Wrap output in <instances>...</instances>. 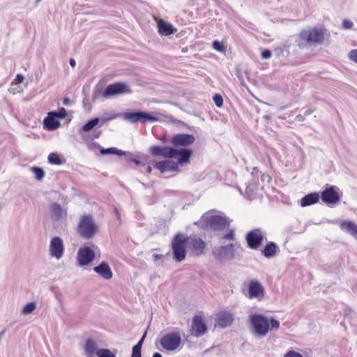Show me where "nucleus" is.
Listing matches in <instances>:
<instances>
[{
  "label": "nucleus",
  "instance_id": "nucleus-14",
  "mask_svg": "<svg viewBox=\"0 0 357 357\" xmlns=\"http://www.w3.org/2000/svg\"><path fill=\"white\" fill-rule=\"evenodd\" d=\"M188 248L195 256L202 255L206 248V243L199 238H188Z\"/></svg>",
  "mask_w": 357,
  "mask_h": 357
},
{
  "label": "nucleus",
  "instance_id": "nucleus-54",
  "mask_svg": "<svg viewBox=\"0 0 357 357\" xmlns=\"http://www.w3.org/2000/svg\"><path fill=\"white\" fill-rule=\"evenodd\" d=\"M312 111L311 109H307V110H306V111L305 112L304 114H305V115H306V116H307V115L311 114H312Z\"/></svg>",
  "mask_w": 357,
  "mask_h": 357
},
{
  "label": "nucleus",
  "instance_id": "nucleus-3",
  "mask_svg": "<svg viewBox=\"0 0 357 357\" xmlns=\"http://www.w3.org/2000/svg\"><path fill=\"white\" fill-rule=\"evenodd\" d=\"M196 224L203 228L222 230L229 225V221L225 217L206 213L202 216Z\"/></svg>",
  "mask_w": 357,
  "mask_h": 357
},
{
  "label": "nucleus",
  "instance_id": "nucleus-2",
  "mask_svg": "<svg viewBox=\"0 0 357 357\" xmlns=\"http://www.w3.org/2000/svg\"><path fill=\"white\" fill-rule=\"evenodd\" d=\"M99 225L91 215L80 217L77 227V233L84 239H91L98 232Z\"/></svg>",
  "mask_w": 357,
  "mask_h": 357
},
{
  "label": "nucleus",
  "instance_id": "nucleus-10",
  "mask_svg": "<svg viewBox=\"0 0 357 357\" xmlns=\"http://www.w3.org/2000/svg\"><path fill=\"white\" fill-rule=\"evenodd\" d=\"M95 257L94 251L89 247L80 248L77 252V261L79 266L89 264Z\"/></svg>",
  "mask_w": 357,
  "mask_h": 357
},
{
  "label": "nucleus",
  "instance_id": "nucleus-21",
  "mask_svg": "<svg viewBox=\"0 0 357 357\" xmlns=\"http://www.w3.org/2000/svg\"><path fill=\"white\" fill-rule=\"evenodd\" d=\"M50 212L52 220L58 221L63 219L67 215V211L66 208L57 203H52L50 206Z\"/></svg>",
  "mask_w": 357,
  "mask_h": 357
},
{
  "label": "nucleus",
  "instance_id": "nucleus-52",
  "mask_svg": "<svg viewBox=\"0 0 357 357\" xmlns=\"http://www.w3.org/2000/svg\"><path fill=\"white\" fill-rule=\"evenodd\" d=\"M131 161L133 162L137 166L141 165V162L137 159H132Z\"/></svg>",
  "mask_w": 357,
  "mask_h": 357
},
{
  "label": "nucleus",
  "instance_id": "nucleus-24",
  "mask_svg": "<svg viewBox=\"0 0 357 357\" xmlns=\"http://www.w3.org/2000/svg\"><path fill=\"white\" fill-rule=\"evenodd\" d=\"M84 354L86 357H98V349L97 343L91 339H88L84 344Z\"/></svg>",
  "mask_w": 357,
  "mask_h": 357
},
{
  "label": "nucleus",
  "instance_id": "nucleus-20",
  "mask_svg": "<svg viewBox=\"0 0 357 357\" xmlns=\"http://www.w3.org/2000/svg\"><path fill=\"white\" fill-rule=\"evenodd\" d=\"M234 316L229 312H220L216 317V325L220 328H226L231 325Z\"/></svg>",
  "mask_w": 357,
  "mask_h": 357
},
{
  "label": "nucleus",
  "instance_id": "nucleus-36",
  "mask_svg": "<svg viewBox=\"0 0 357 357\" xmlns=\"http://www.w3.org/2000/svg\"><path fill=\"white\" fill-rule=\"evenodd\" d=\"M121 114H116L114 112H109L104 114L100 119V121H101L102 123L111 120H113Z\"/></svg>",
  "mask_w": 357,
  "mask_h": 357
},
{
  "label": "nucleus",
  "instance_id": "nucleus-46",
  "mask_svg": "<svg viewBox=\"0 0 357 357\" xmlns=\"http://www.w3.org/2000/svg\"><path fill=\"white\" fill-rule=\"evenodd\" d=\"M353 25H354L353 22L350 20H345L342 22V26L346 29L352 28Z\"/></svg>",
  "mask_w": 357,
  "mask_h": 357
},
{
  "label": "nucleus",
  "instance_id": "nucleus-28",
  "mask_svg": "<svg viewBox=\"0 0 357 357\" xmlns=\"http://www.w3.org/2000/svg\"><path fill=\"white\" fill-rule=\"evenodd\" d=\"M320 196L317 192L310 193L300 200L301 206L305 207L314 204L319 200Z\"/></svg>",
  "mask_w": 357,
  "mask_h": 357
},
{
  "label": "nucleus",
  "instance_id": "nucleus-32",
  "mask_svg": "<svg viewBox=\"0 0 357 357\" xmlns=\"http://www.w3.org/2000/svg\"><path fill=\"white\" fill-rule=\"evenodd\" d=\"M31 172L34 174L35 178L38 181H41L45 176L44 170L38 167H31Z\"/></svg>",
  "mask_w": 357,
  "mask_h": 357
},
{
  "label": "nucleus",
  "instance_id": "nucleus-34",
  "mask_svg": "<svg viewBox=\"0 0 357 357\" xmlns=\"http://www.w3.org/2000/svg\"><path fill=\"white\" fill-rule=\"evenodd\" d=\"M48 162L52 165H60L63 163L61 157L55 153H51L48 155Z\"/></svg>",
  "mask_w": 357,
  "mask_h": 357
},
{
  "label": "nucleus",
  "instance_id": "nucleus-57",
  "mask_svg": "<svg viewBox=\"0 0 357 357\" xmlns=\"http://www.w3.org/2000/svg\"><path fill=\"white\" fill-rule=\"evenodd\" d=\"M296 119H297L298 121H301V115L297 116H296Z\"/></svg>",
  "mask_w": 357,
  "mask_h": 357
},
{
  "label": "nucleus",
  "instance_id": "nucleus-40",
  "mask_svg": "<svg viewBox=\"0 0 357 357\" xmlns=\"http://www.w3.org/2000/svg\"><path fill=\"white\" fill-rule=\"evenodd\" d=\"M234 238V230L230 229L229 232L222 236V239L227 241H232Z\"/></svg>",
  "mask_w": 357,
  "mask_h": 357
},
{
  "label": "nucleus",
  "instance_id": "nucleus-5",
  "mask_svg": "<svg viewBox=\"0 0 357 357\" xmlns=\"http://www.w3.org/2000/svg\"><path fill=\"white\" fill-rule=\"evenodd\" d=\"M187 241L188 237L183 234H178L173 238L172 241V249L173 258L176 261L181 262L185 259Z\"/></svg>",
  "mask_w": 357,
  "mask_h": 357
},
{
  "label": "nucleus",
  "instance_id": "nucleus-18",
  "mask_svg": "<svg viewBox=\"0 0 357 357\" xmlns=\"http://www.w3.org/2000/svg\"><path fill=\"white\" fill-rule=\"evenodd\" d=\"M264 238V234L260 229H255L246 235L248 246L252 249H257Z\"/></svg>",
  "mask_w": 357,
  "mask_h": 357
},
{
  "label": "nucleus",
  "instance_id": "nucleus-48",
  "mask_svg": "<svg viewBox=\"0 0 357 357\" xmlns=\"http://www.w3.org/2000/svg\"><path fill=\"white\" fill-rule=\"evenodd\" d=\"M146 332H145L144 333V335L142 337V338L139 340V341L137 342V344L136 345H135L134 347H138L139 349H142V344L144 342V338L146 337Z\"/></svg>",
  "mask_w": 357,
  "mask_h": 357
},
{
  "label": "nucleus",
  "instance_id": "nucleus-56",
  "mask_svg": "<svg viewBox=\"0 0 357 357\" xmlns=\"http://www.w3.org/2000/svg\"><path fill=\"white\" fill-rule=\"evenodd\" d=\"M153 357H162L160 353H154Z\"/></svg>",
  "mask_w": 357,
  "mask_h": 357
},
{
  "label": "nucleus",
  "instance_id": "nucleus-45",
  "mask_svg": "<svg viewBox=\"0 0 357 357\" xmlns=\"http://www.w3.org/2000/svg\"><path fill=\"white\" fill-rule=\"evenodd\" d=\"M66 116V111L64 108H61L59 112H56V117L63 119Z\"/></svg>",
  "mask_w": 357,
  "mask_h": 357
},
{
  "label": "nucleus",
  "instance_id": "nucleus-15",
  "mask_svg": "<svg viewBox=\"0 0 357 357\" xmlns=\"http://www.w3.org/2000/svg\"><path fill=\"white\" fill-rule=\"evenodd\" d=\"M195 142V137L189 134H177L174 135L171 139V144L176 149L180 146H187Z\"/></svg>",
  "mask_w": 357,
  "mask_h": 357
},
{
  "label": "nucleus",
  "instance_id": "nucleus-16",
  "mask_svg": "<svg viewBox=\"0 0 357 357\" xmlns=\"http://www.w3.org/2000/svg\"><path fill=\"white\" fill-rule=\"evenodd\" d=\"M336 190L335 186H331L324 190L321 192V200L326 204L337 203L340 199V196Z\"/></svg>",
  "mask_w": 357,
  "mask_h": 357
},
{
  "label": "nucleus",
  "instance_id": "nucleus-49",
  "mask_svg": "<svg viewBox=\"0 0 357 357\" xmlns=\"http://www.w3.org/2000/svg\"><path fill=\"white\" fill-rule=\"evenodd\" d=\"M162 257H163V256L161 255H158V254L153 255V259L155 261H156L158 259H161Z\"/></svg>",
  "mask_w": 357,
  "mask_h": 357
},
{
  "label": "nucleus",
  "instance_id": "nucleus-13",
  "mask_svg": "<svg viewBox=\"0 0 357 357\" xmlns=\"http://www.w3.org/2000/svg\"><path fill=\"white\" fill-rule=\"evenodd\" d=\"M149 153L154 157H163L165 158H174L176 153L175 148L169 146H152L149 148Z\"/></svg>",
  "mask_w": 357,
  "mask_h": 357
},
{
  "label": "nucleus",
  "instance_id": "nucleus-8",
  "mask_svg": "<svg viewBox=\"0 0 357 357\" xmlns=\"http://www.w3.org/2000/svg\"><path fill=\"white\" fill-rule=\"evenodd\" d=\"M129 86L123 82H116L109 84L103 92V96L106 98L121 94L130 93Z\"/></svg>",
  "mask_w": 357,
  "mask_h": 357
},
{
  "label": "nucleus",
  "instance_id": "nucleus-35",
  "mask_svg": "<svg viewBox=\"0 0 357 357\" xmlns=\"http://www.w3.org/2000/svg\"><path fill=\"white\" fill-rule=\"evenodd\" d=\"M100 153L102 155L116 154V155H122L126 154L125 152H123L121 150H119L114 147L108 148V149H102L100 150Z\"/></svg>",
  "mask_w": 357,
  "mask_h": 357
},
{
  "label": "nucleus",
  "instance_id": "nucleus-9",
  "mask_svg": "<svg viewBox=\"0 0 357 357\" xmlns=\"http://www.w3.org/2000/svg\"><path fill=\"white\" fill-rule=\"evenodd\" d=\"M300 38L309 44L320 43L324 40V33L319 29L305 30L301 33Z\"/></svg>",
  "mask_w": 357,
  "mask_h": 357
},
{
  "label": "nucleus",
  "instance_id": "nucleus-50",
  "mask_svg": "<svg viewBox=\"0 0 357 357\" xmlns=\"http://www.w3.org/2000/svg\"><path fill=\"white\" fill-rule=\"evenodd\" d=\"M69 63L73 68H74L76 65V62L73 59H70Z\"/></svg>",
  "mask_w": 357,
  "mask_h": 357
},
{
  "label": "nucleus",
  "instance_id": "nucleus-43",
  "mask_svg": "<svg viewBox=\"0 0 357 357\" xmlns=\"http://www.w3.org/2000/svg\"><path fill=\"white\" fill-rule=\"evenodd\" d=\"M284 357H303L300 353L294 351H289L285 354Z\"/></svg>",
  "mask_w": 357,
  "mask_h": 357
},
{
  "label": "nucleus",
  "instance_id": "nucleus-38",
  "mask_svg": "<svg viewBox=\"0 0 357 357\" xmlns=\"http://www.w3.org/2000/svg\"><path fill=\"white\" fill-rule=\"evenodd\" d=\"M98 357H116L115 355L107 349H100L98 353Z\"/></svg>",
  "mask_w": 357,
  "mask_h": 357
},
{
  "label": "nucleus",
  "instance_id": "nucleus-44",
  "mask_svg": "<svg viewBox=\"0 0 357 357\" xmlns=\"http://www.w3.org/2000/svg\"><path fill=\"white\" fill-rule=\"evenodd\" d=\"M272 53L268 50H265L261 52V58L264 59H268L271 57Z\"/></svg>",
  "mask_w": 357,
  "mask_h": 357
},
{
  "label": "nucleus",
  "instance_id": "nucleus-53",
  "mask_svg": "<svg viewBox=\"0 0 357 357\" xmlns=\"http://www.w3.org/2000/svg\"><path fill=\"white\" fill-rule=\"evenodd\" d=\"M64 105H68L70 103V100L68 98H64L63 101Z\"/></svg>",
  "mask_w": 357,
  "mask_h": 357
},
{
  "label": "nucleus",
  "instance_id": "nucleus-17",
  "mask_svg": "<svg viewBox=\"0 0 357 357\" xmlns=\"http://www.w3.org/2000/svg\"><path fill=\"white\" fill-rule=\"evenodd\" d=\"M207 327L201 316H195L192 322V335L198 337L202 336L206 331Z\"/></svg>",
  "mask_w": 357,
  "mask_h": 357
},
{
  "label": "nucleus",
  "instance_id": "nucleus-30",
  "mask_svg": "<svg viewBox=\"0 0 357 357\" xmlns=\"http://www.w3.org/2000/svg\"><path fill=\"white\" fill-rule=\"evenodd\" d=\"M277 250L278 247L276 244L273 242H271L266 245L262 253L266 257L270 258L275 255Z\"/></svg>",
  "mask_w": 357,
  "mask_h": 357
},
{
  "label": "nucleus",
  "instance_id": "nucleus-11",
  "mask_svg": "<svg viewBox=\"0 0 357 357\" xmlns=\"http://www.w3.org/2000/svg\"><path fill=\"white\" fill-rule=\"evenodd\" d=\"M213 255L219 260L231 259L234 257V249L233 244L220 246L213 250Z\"/></svg>",
  "mask_w": 357,
  "mask_h": 357
},
{
  "label": "nucleus",
  "instance_id": "nucleus-22",
  "mask_svg": "<svg viewBox=\"0 0 357 357\" xmlns=\"http://www.w3.org/2000/svg\"><path fill=\"white\" fill-rule=\"evenodd\" d=\"M176 153L174 154V158L179 156L178 158V165L183 166L190 162V158L192 156V152L190 149H178L175 148Z\"/></svg>",
  "mask_w": 357,
  "mask_h": 357
},
{
  "label": "nucleus",
  "instance_id": "nucleus-41",
  "mask_svg": "<svg viewBox=\"0 0 357 357\" xmlns=\"http://www.w3.org/2000/svg\"><path fill=\"white\" fill-rule=\"evenodd\" d=\"M349 58L351 61L357 63V49L352 50L349 53Z\"/></svg>",
  "mask_w": 357,
  "mask_h": 357
},
{
  "label": "nucleus",
  "instance_id": "nucleus-27",
  "mask_svg": "<svg viewBox=\"0 0 357 357\" xmlns=\"http://www.w3.org/2000/svg\"><path fill=\"white\" fill-rule=\"evenodd\" d=\"M158 28L160 35L169 36L174 33L173 26L162 19L159 20L158 22Z\"/></svg>",
  "mask_w": 357,
  "mask_h": 357
},
{
  "label": "nucleus",
  "instance_id": "nucleus-55",
  "mask_svg": "<svg viewBox=\"0 0 357 357\" xmlns=\"http://www.w3.org/2000/svg\"><path fill=\"white\" fill-rule=\"evenodd\" d=\"M146 168V171L147 173H151V167L150 166H147L145 167Z\"/></svg>",
  "mask_w": 357,
  "mask_h": 357
},
{
  "label": "nucleus",
  "instance_id": "nucleus-6",
  "mask_svg": "<svg viewBox=\"0 0 357 357\" xmlns=\"http://www.w3.org/2000/svg\"><path fill=\"white\" fill-rule=\"evenodd\" d=\"M123 120L132 123L155 122L158 118L146 112H126L122 114Z\"/></svg>",
  "mask_w": 357,
  "mask_h": 357
},
{
  "label": "nucleus",
  "instance_id": "nucleus-33",
  "mask_svg": "<svg viewBox=\"0 0 357 357\" xmlns=\"http://www.w3.org/2000/svg\"><path fill=\"white\" fill-rule=\"evenodd\" d=\"M36 309V304L34 302L28 303L22 310V314L28 315L31 314Z\"/></svg>",
  "mask_w": 357,
  "mask_h": 357
},
{
  "label": "nucleus",
  "instance_id": "nucleus-1",
  "mask_svg": "<svg viewBox=\"0 0 357 357\" xmlns=\"http://www.w3.org/2000/svg\"><path fill=\"white\" fill-rule=\"evenodd\" d=\"M250 331L257 337L266 336L269 330H278L280 328L279 321L271 317L268 319L263 314H251L249 316Z\"/></svg>",
  "mask_w": 357,
  "mask_h": 357
},
{
  "label": "nucleus",
  "instance_id": "nucleus-51",
  "mask_svg": "<svg viewBox=\"0 0 357 357\" xmlns=\"http://www.w3.org/2000/svg\"><path fill=\"white\" fill-rule=\"evenodd\" d=\"M114 213H115V215H116V218H117V219H119V218H120V213H119V212L118 209L115 208L114 209Z\"/></svg>",
  "mask_w": 357,
  "mask_h": 357
},
{
  "label": "nucleus",
  "instance_id": "nucleus-42",
  "mask_svg": "<svg viewBox=\"0 0 357 357\" xmlns=\"http://www.w3.org/2000/svg\"><path fill=\"white\" fill-rule=\"evenodd\" d=\"M131 357H142L141 349H139L138 347H133Z\"/></svg>",
  "mask_w": 357,
  "mask_h": 357
},
{
  "label": "nucleus",
  "instance_id": "nucleus-39",
  "mask_svg": "<svg viewBox=\"0 0 357 357\" xmlns=\"http://www.w3.org/2000/svg\"><path fill=\"white\" fill-rule=\"evenodd\" d=\"M213 101L217 107H220L222 106L223 104V99L222 96L219 94H215L213 98Z\"/></svg>",
  "mask_w": 357,
  "mask_h": 357
},
{
  "label": "nucleus",
  "instance_id": "nucleus-25",
  "mask_svg": "<svg viewBox=\"0 0 357 357\" xmlns=\"http://www.w3.org/2000/svg\"><path fill=\"white\" fill-rule=\"evenodd\" d=\"M94 271L105 280L112 278L113 273L106 262H102L99 266L93 268Z\"/></svg>",
  "mask_w": 357,
  "mask_h": 357
},
{
  "label": "nucleus",
  "instance_id": "nucleus-29",
  "mask_svg": "<svg viewBox=\"0 0 357 357\" xmlns=\"http://www.w3.org/2000/svg\"><path fill=\"white\" fill-rule=\"evenodd\" d=\"M340 228L357 239V225L351 221H344L340 224Z\"/></svg>",
  "mask_w": 357,
  "mask_h": 357
},
{
  "label": "nucleus",
  "instance_id": "nucleus-31",
  "mask_svg": "<svg viewBox=\"0 0 357 357\" xmlns=\"http://www.w3.org/2000/svg\"><path fill=\"white\" fill-rule=\"evenodd\" d=\"M100 122L99 118H94L89 121L86 124L82 126V130L89 132L92 130Z\"/></svg>",
  "mask_w": 357,
  "mask_h": 357
},
{
  "label": "nucleus",
  "instance_id": "nucleus-19",
  "mask_svg": "<svg viewBox=\"0 0 357 357\" xmlns=\"http://www.w3.org/2000/svg\"><path fill=\"white\" fill-rule=\"evenodd\" d=\"M155 167L160 170L161 173L179 171L178 163L171 160L155 162Z\"/></svg>",
  "mask_w": 357,
  "mask_h": 357
},
{
  "label": "nucleus",
  "instance_id": "nucleus-23",
  "mask_svg": "<svg viewBox=\"0 0 357 357\" xmlns=\"http://www.w3.org/2000/svg\"><path fill=\"white\" fill-rule=\"evenodd\" d=\"M24 77L21 74H17L16 77L13 80L10 84V86L8 89V91L12 94L21 93L24 91V88L22 85Z\"/></svg>",
  "mask_w": 357,
  "mask_h": 357
},
{
  "label": "nucleus",
  "instance_id": "nucleus-4",
  "mask_svg": "<svg viewBox=\"0 0 357 357\" xmlns=\"http://www.w3.org/2000/svg\"><path fill=\"white\" fill-rule=\"evenodd\" d=\"M181 336L178 331L165 333L160 339V346L167 351H176L181 347Z\"/></svg>",
  "mask_w": 357,
  "mask_h": 357
},
{
  "label": "nucleus",
  "instance_id": "nucleus-37",
  "mask_svg": "<svg viewBox=\"0 0 357 357\" xmlns=\"http://www.w3.org/2000/svg\"><path fill=\"white\" fill-rule=\"evenodd\" d=\"M212 46L213 47L220 52H222V53H225V51H226V47L224 45V44L221 42H219L218 40H215L213 42V44H212Z\"/></svg>",
  "mask_w": 357,
  "mask_h": 357
},
{
  "label": "nucleus",
  "instance_id": "nucleus-26",
  "mask_svg": "<svg viewBox=\"0 0 357 357\" xmlns=\"http://www.w3.org/2000/svg\"><path fill=\"white\" fill-rule=\"evenodd\" d=\"M45 126L50 130H54L60 126L59 121L56 119V112L48 113L47 117L44 119Z\"/></svg>",
  "mask_w": 357,
  "mask_h": 357
},
{
  "label": "nucleus",
  "instance_id": "nucleus-7",
  "mask_svg": "<svg viewBox=\"0 0 357 357\" xmlns=\"http://www.w3.org/2000/svg\"><path fill=\"white\" fill-rule=\"evenodd\" d=\"M49 255L57 261L63 258L65 253V247L63 239L59 236L53 237L49 245Z\"/></svg>",
  "mask_w": 357,
  "mask_h": 357
},
{
  "label": "nucleus",
  "instance_id": "nucleus-12",
  "mask_svg": "<svg viewBox=\"0 0 357 357\" xmlns=\"http://www.w3.org/2000/svg\"><path fill=\"white\" fill-rule=\"evenodd\" d=\"M265 294L264 287L259 282L252 280L248 284V297L250 299L257 298L258 301H261Z\"/></svg>",
  "mask_w": 357,
  "mask_h": 357
},
{
  "label": "nucleus",
  "instance_id": "nucleus-47",
  "mask_svg": "<svg viewBox=\"0 0 357 357\" xmlns=\"http://www.w3.org/2000/svg\"><path fill=\"white\" fill-rule=\"evenodd\" d=\"M146 332H145L144 333V335L142 337V338L139 340V341L137 342V344L136 345H135L134 347H138L139 349H142V344L144 342V338L146 337Z\"/></svg>",
  "mask_w": 357,
  "mask_h": 357
}]
</instances>
